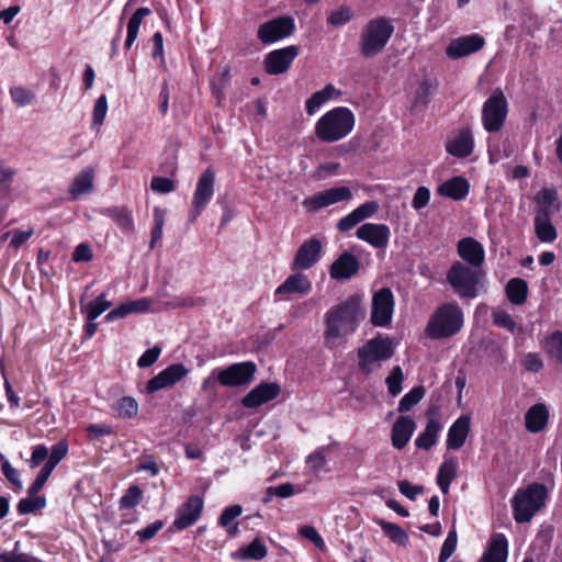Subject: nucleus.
<instances>
[{
    "label": "nucleus",
    "mask_w": 562,
    "mask_h": 562,
    "mask_svg": "<svg viewBox=\"0 0 562 562\" xmlns=\"http://www.w3.org/2000/svg\"><path fill=\"white\" fill-rule=\"evenodd\" d=\"M364 315L362 296L353 294L325 313L324 340L328 349L344 348L349 335L356 331Z\"/></svg>",
    "instance_id": "f257e3e1"
},
{
    "label": "nucleus",
    "mask_w": 562,
    "mask_h": 562,
    "mask_svg": "<svg viewBox=\"0 0 562 562\" xmlns=\"http://www.w3.org/2000/svg\"><path fill=\"white\" fill-rule=\"evenodd\" d=\"M355 125L353 112L347 106H336L317 120L314 133L322 143L331 144L346 138Z\"/></svg>",
    "instance_id": "f03ea898"
},
{
    "label": "nucleus",
    "mask_w": 562,
    "mask_h": 562,
    "mask_svg": "<svg viewBox=\"0 0 562 562\" xmlns=\"http://www.w3.org/2000/svg\"><path fill=\"white\" fill-rule=\"evenodd\" d=\"M394 30L393 20L390 18L376 16L369 20L360 34L361 55L367 58L379 55L387 45Z\"/></svg>",
    "instance_id": "7ed1b4c3"
},
{
    "label": "nucleus",
    "mask_w": 562,
    "mask_h": 562,
    "mask_svg": "<svg viewBox=\"0 0 562 562\" xmlns=\"http://www.w3.org/2000/svg\"><path fill=\"white\" fill-rule=\"evenodd\" d=\"M547 496L548 491L542 483H531L525 488H519L512 499L515 521L518 524L530 521L544 506Z\"/></svg>",
    "instance_id": "20e7f679"
},
{
    "label": "nucleus",
    "mask_w": 562,
    "mask_h": 562,
    "mask_svg": "<svg viewBox=\"0 0 562 562\" xmlns=\"http://www.w3.org/2000/svg\"><path fill=\"white\" fill-rule=\"evenodd\" d=\"M463 312L453 302L439 306L430 316L426 326V335L430 338H448L459 333L463 326Z\"/></svg>",
    "instance_id": "39448f33"
},
{
    "label": "nucleus",
    "mask_w": 562,
    "mask_h": 562,
    "mask_svg": "<svg viewBox=\"0 0 562 562\" xmlns=\"http://www.w3.org/2000/svg\"><path fill=\"white\" fill-rule=\"evenodd\" d=\"M508 114V101L502 91L496 88L483 103L481 120L484 130L488 133L499 132Z\"/></svg>",
    "instance_id": "423d86ee"
},
{
    "label": "nucleus",
    "mask_w": 562,
    "mask_h": 562,
    "mask_svg": "<svg viewBox=\"0 0 562 562\" xmlns=\"http://www.w3.org/2000/svg\"><path fill=\"white\" fill-rule=\"evenodd\" d=\"M447 280L460 297L474 299L477 295L480 276L472 268L457 261L450 267Z\"/></svg>",
    "instance_id": "0eeeda50"
},
{
    "label": "nucleus",
    "mask_w": 562,
    "mask_h": 562,
    "mask_svg": "<svg viewBox=\"0 0 562 562\" xmlns=\"http://www.w3.org/2000/svg\"><path fill=\"white\" fill-rule=\"evenodd\" d=\"M395 299L390 288H382L373 293L370 319L373 326H390L394 314Z\"/></svg>",
    "instance_id": "6e6552de"
},
{
    "label": "nucleus",
    "mask_w": 562,
    "mask_h": 562,
    "mask_svg": "<svg viewBox=\"0 0 562 562\" xmlns=\"http://www.w3.org/2000/svg\"><path fill=\"white\" fill-rule=\"evenodd\" d=\"M295 31L294 19L288 15L278 16L259 25L257 37L263 45L282 41Z\"/></svg>",
    "instance_id": "1a4fd4ad"
},
{
    "label": "nucleus",
    "mask_w": 562,
    "mask_h": 562,
    "mask_svg": "<svg viewBox=\"0 0 562 562\" xmlns=\"http://www.w3.org/2000/svg\"><path fill=\"white\" fill-rule=\"evenodd\" d=\"M352 196L349 187H334L304 199L302 205L307 212L314 213L333 204L350 201Z\"/></svg>",
    "instance_id": "9d476101"
},
{
    "label": "nucleus",
    "mask_w": 562,
    "mask_h": 562,
    "mask_svg": "<svg viewBox=\"0 0 562 562\" xmlns=\"http://www.w3.org/2000/svg\"><path fill=\"white\" fill-rule=\"evenodd\" d=\"M257 371V367L251 361L234 363L220 371L217 380L223 386H243L249 384Z\"/></svg>",
    "instance_id": "9b49d317"
},
{
    "label": "nucleus",
    "mask_w": 562,
    "mask_h": 562,
    "mask_svg": "<svg viewBox=\"0 0 562 562\" xmlns=\"http://www.w3.org/2000/svg\"><path fill=\"white\" fill-rule=\"evenodd\" d=\"M215 173L206 168L200 176L192 198V220H195L211 201L214 194Z\"/></svg>",
    "instance_id": "f8f14e48"
},
{
    "label": "nucleus",
    "mask_w": 562,
    "mask_h": 562,
    "mask_svg": "<svg viewBox=\"0 0 562 562\" xmlns=\"http://www.w3.org/2000/svg\"><path fill=\"white\" fill-rule=\"evenodd\" d=\"M322 250L323 245L319 239L315 237L306 239L296 250L291 269L293 271L311 269L319 261Z\"/></svg>",
    "instance_id": "ddd939ff"
},
{
    "label": "nucleus",
    "mask_w": 562,
    "mask_h": 562,
    "mask_svg": "<svg viewBox=\"0 0 562 562\" xmlns=\"http://www.w3.org/2000/svg\"><path fill=\"white\" fill-rule=\"evenodd\" d=\"M299 52V47L295 45L271 50L265 58L266 71L273 76L286 72Z\"/></svg>",
    "instance_id": "4468645a"
},
{
    "label": "nucleus",
    "mask_w": 562,
    "mask_h": 562,
    "mask_svg": "<svg viewBox=\"0 0 562 562\" xmlns=\"http://www.w3.org/2000/svg\"><path fill=\"white\" fill-rule=\"evenodd\" d=\"M204 502L199 495H191L188 499L178 508L177 517L172 522V528L181 531L196 522L203 510Z\"/></svg>",
    "instance_id": "2eb2a0df"
},
{
    "label": "nucleus",
    "mask_w": 562,
    "mask_h": 562,
    "mask_svg": "<svg viewBox=\"0 0 562 562\" xmlns=\"http://www.w3.org/2000/svg\"><path fill=\"white\" fill-rule=\"evenodd\" d=\"M356 237L375 249L387 247L391 229L382 223H364L356 231Z\"/></svg>",
    "instance_id": "dca6fc26"
},
{
    "label": "nucleus",
    "mask_w": 562,
    "mask_h": 562,
    "mask_svg": "<svg viewBox=\"0 0 562 562\" xmlns=\"http://www.w3.org/2000/svg\"><path fill=\"white\" fill-rule=\"evenodd\" d=\"M312 290L311 280L302 272L290 274L274 291L276 302L278 300H290L291 295H306Z\"/></svg>",
    "instance_id": "f3484780"
},
{
    "label": "nucleus",
    "mask_w": 562,
    "mask_h": 562,
    "mask_svg": "<svg viewBox=\"0 0 562 562\" xmlns=\"http://www.w3.org/2000/svg\"><path fill=\"white\" fill-rule=\"evenodd\" d=\"M485 44V40L480 34L460 36L450 42L446 48L449 58L459 59L479 52Z\"/></svg>",
    "instance_id": "a211bd4d"
},
{
    "label": "nucleus",
    "mask_w": 562,
    "mask_h": 562,
    "mask_svg": "<svg viewBox=\"0 0 562 562\" xmlns=\"http://www.w3.org/2000/svg\"><path fill=\"white\" fill-rule=\"evenodd\" d=\"M280 386L277 383L263 382L250 390L241 400V405L246 408H257L266 404L280 394Z\"/></svg>",
    "instance_id": "6ab92c4d"
},
{
    "label": "nucleus",
    "mask_w": 562,
    "mask_h": 562,
    "mask_svg": "<svg viewBox=\"0 0 562 562\" xmlns=\"http://www.w3.org/2000/svg\"><path fill=\"white\" fill-rule=\"evenodd\" d=\"M380 209L376 201H367L337 222V229L347 233L359 223L372 217Z\"/></svg>",
    "instance_id": "aec40b11"
},
{
    "label": "nucleus",
    "mask_w": 562,
    "mask_h": 562,
    "mask_svg": "<svg viewBox=\"0 0 562 562\" xmlns=\"http://www.w3.org/2000/svg\"><path fill=\"white\" fill-rule=\"evenodd\" d=\"M473 149L474 139L470 127L459 130L446 143V151L456 158H465Z\"/></svg>",
    "instance_id": "412c9836"
},
{
    "label": "nucleus",
    "mask_w": 562,
    "mask_h": 562,
    "mask_svg": "<svg viewBox=\"0 0 562 562\" xmlns=\"http://www.w3.org/2000/svg\"><path fill=\"white\" fill-rule=\"evenodd\" d=\"M188 373V370L183 364L175 363L167 367L165 370L159 372L157 375L151 378L147 382V391L153 393L159 391L161 389L171 386L179 382L182 378H184Z\"/></svg>",
    "instance_id": "4be33fe9"
},
{
    "label": "nucleus",
    "mask_w": 562,
    "mask_h": 562,
    "mask_svg": "<svg viewBox=\"0 0 562 562\" xmlns=\"http://www.w3.org/2000/svg\"><path fill=\"white\" fill-rule=\"evenodd\" d=\"M188 373V370L183 364L175 363L167 367L165 370L159 372L157 375L151 378L147 382V391L153 393L159 391L161 389L171 386L179 382L182 378H184Z\"/></svg>",
    "instance_id": "5701e85b"
},
{
    "label": "nucleus",
    "mask_w": 562,
    "mask_h": 562,
    "mask_svg": "<svg viewBox=\"0 0 562 562\" xmlns=\"http://www.w3.org/2000/svg\"><path fill=\"white\" fill-rule=\"evenodd\" d=\"M458 255L472 268H480L485 259L483 245L472 237H465L458 241Z\"/></svg>",
    "instance_id": "b1692460"
},
{
    "label": "nucleus",
    "mask_w": 562,
    "mask_h": 562,
    "mask_svg": "<svg viewBox=\"0 0 562 562\" xmlns=\"http://www.w3.org/2000/svg\"><path fill=\"white\" fill-rule=\"evenodd\" d=\"M359 270L358 258L345 251L330 266L329 276L334 280H347L355 276Z\"/></svg>",
    "instance_id": "393cba45"
},
{
    "label": "nucleus",
    "mask_w": 562,
    "mask_h": 562,
    "mask_svg": "<svg viewBox=\"0 0 562 562\" xmlns=\"http://www.w3.org/2000/svg\"><path fill=\"white\" fill-rule=\"evenodd\" d=\"M535 234L544 244L553 243L558 237L555 226L551 221V212L537 209L533 218Z\"/></svg>",
    "instance_id": "a878e982"
},
{
    "label": "nucleus",
    "mask_w": 562,
    "mask_h": 562,
    "mask_svg": "<svg viewBox=\"0 0 562 562\" xmlns=\"http://www.w3.org/2000/svg\"><path fill=\"white\" fill-rule=\"evenodd\" d=\"M549 417L550 413L546 404H533L525 414V427L531 434L541 432L547 428Z\"/></svg>",
    "instance_id": "bb28decb"
},
{
    "label": "nucleus",
    "mask_w": 562,
    "mask_h": 562,
    "mask_svg": "<svg viewBox=\"0 0 562 562\" xmlns=\"http://www.w3.org/2000/svg\"><path fill=\"white\" fill-rule=\"evenodd\" d=\"M508 557V541L504 533H493L480 562H506Z\"/></svg>",
    "instance_id": "cd10ccee"
},
{
    "label": "nucleus",
    "mask_w": 562,
    "mask_h": 562,
    "mask_svg": "<svg viewBox=\"0 0 562 562\" xmlns=\"http://www.w3.org/2000/svg\"><path fill=\"white\" fill-rule=\"evenodd\" d=\"M94 170L92 167L83 168L72 179L68 192L72 200L79 199L81 195L90 194L93 191Z\"/></svg>",
    "instance_id": "c85d7f7f"
},
{
    "label": "nucleus",
    "mask_w": 562,
    "mask_h": 562,
    "mask_svg": "<svg viewBox=\"0 0 562 562\" xmlns=\"http://www.w3.org/2000/svg\"><path fill=\"white\" fill-rule=\"evenodd\" d=\"M471 419L467 415L460 416L449 428L447 437V448L460 449L469 435Z\"/></svg>",
    "instance_id": "c756f323"
},
{
    "label": "nucleus",
    "mask_w": 562,
    "mask_h": 562,
    "mask_svg": "<svg viewBox=\"0 0 562 562\" xmlns=\"http://www.w3.org/2000/svg\"><path fill=\"white\" fill-rule=\"evenodd\" d=\"M416 424L411 417L401 416L394 423L392 428V445L394 448L401 450L409 441Z\"/></svg>",
    "instance_id": "7c9ffc66"
},
{
    "label": "nucleus",
    "mask_w": 562,
    "mask_h": 562,
    "mask_svg": "<svg viewBox=\"0 0 562 562\" xmlns=\"http://www.w3.org/2000/svg\"><path fill=\"white\" fill-rule=\"evenodd\" d=\"M470 190V184L462 177H453L438 187V194L454 201L463 200Z\"/></svg>",
    "instance_id": "2f4dec72"
},
{
    "label": "nucleus",
    "mask_w": 562,
    "mask_h": 562,
    "mask_svg": "<svg viewBox=\"0 0 562 562\" xmlns=\"http://www.w3.org/2000/svg\"><path fill=\"white\" fill-rule=\"evenodd\" d=\"M340 91L334 85L328 83L324 89L314 92L305 102V110L308 115H314L326 102L337 99Z\"/></svg>",
    "instance_id": "473e14b6"
},
{
    "label": "nucleus",
    "mask_w": 562,
    "mask_h": 562,
    "mask_svg": "<svg viewBox=\"0 0 562 562\" xmlns=\"http://www.w3.org/2000/svg\"><path fill=\"white\" fill-rule=\"evenodd\" d=\"M151 14V10L147 7L138 8L130 18L126 25V38L124 43L125 49H130L137 38L138 31L143 20Z\"/></svg>",
    "instance_id": "72a5a7b5"
},
{
    "label": "nucleus",
    "mask_w": 562,
    "mask_h": 562,
    "mask_svg": "<svg viewBox=\"0 0 562 562\" xmlns=\"http://www.w3.org/2000/svg\"><path fill=\"white\" fill-rule=\"evenodd\" d=\"M102 214L111 217L116 225L126 234L134 232L132 212L125 206H113L101 211Z\"/></svg>",
    "instance_id": "f704fd0d"
},
{
    "label": "nucleus",
    "mask_w": 562,
    "mask_h": 562,
    "mask_svg": "<svg viewBox=\"0 0 562 562\" xmlns=\"http://www.w3.org/2000/svg\"><path fill=\"white\" fill-rule=\"evenodd\" d=\"M440 429V422L437 418H429L424 431L415 439V446L419 449L429 450L436 445Z\"/></svg>",
    "instance_id": "c9c22d12"
},
{
    "label": "nucleus",
    "mask_w": 562,
    "mask_h": 562,
    "mask_svg": "<svg viewBox=\"0 0 562 562\" xmlns=\"http://www.w3.org/2000/svg\"><path fill=\"white\" fill-rule=\"evenodd\" d=\"M505 293L512 304L522 305L528 296V283L524 279L513 278L507 282Z\"/></svg>",
    "instance_id": "e433bc0d"
},
{
    "label": "nucleus",
    "mask_w": 562,
    "mask_h": 562,
    "mask_svg": "<svg viewBox=\"0 0 562 562\" xmlns=\"http://www.w3.org/2000/svg\"><path fill=\"white\" fill-rule=\"evenodd\" d=\"M231 80V69L228 66H222L216 69L214 77L210 80L212 95L221 104L225 97V89Z\"/></svg>",
    "instance_id": "4c0bfd02"
},
{
    "label": "nucleus",
    "mask_w": 562,
    "mask_h": 562,
    "mask_svg": "<svg viewBox=\"0 0 562 562\" xmlns=\"http://www.w3.org/2000/svg\"><path fill=\"white\" fill-rule=\"evenodd\" d=\"M457 463L454 460H446L438 470L437 484L443 494L449 493L451 482L457 476Z\"/></svg>",
    "instance_id": "58836bf2"
},
{
    "label": "nucleus",
    "mask_w": 562,
    "mask_h": 562,
    "mask_svg": "<svg viewBox=\"0 0 562 562\" xmlns=\"http://www.w3.org/2000/svg\"><path fill=\"white\" fill-rule=\"evenodd\" d=\"M376 524L381 527L384 535L394 543L406 547L409 542L408 535L398 525L383 519H378Z\"/></svg>",
    "instance_id": "ea45409f"
},
{
    "label": "nucleus",
    "mask_w": 562,
    "mask_h": 562,
    "mask_svg": "<svg viewBox=\"0 0 562 562\" xmlns=\"http://www.w3.org/2000/svg\"><path fill=\"white\" fill-rule=\"evenodd\" d=\"M398 341L387 335H378L375 338L370 339L366 346L358 351H393L397 348Z\"/></svg>",
    "instance_id": "a19ab883"
},
{
    "label": "nucleus",
    "mask_w": 562,
    "mask_h": 562,
    "mask_svg": "<svg viewBox=\"0 0 562 562\" xmlns=\"http://www.w3.org/2000/svg\"><path fill=\"white\" fill-rule=\"evenodd\" d=\"M166 222V210L160 206H155L153 210V227L149 247L153 249L155 245L161 239L162 231Z\"/></svg>",
    "instance_id": "79ce46f5"
},
{
    "label": "nucleus",
    "mask_w": 562,
    "mask_h": 562,
    "mask_svg": "<svg viewBox=\"0 0 562 562\" xmlns=\"http://www.w3.org/2000/svg\"><path fill=\"white\" fill-rule=\"evenodd\" d=\"M111 305V302L106 300V294L101 293L94 301L89 302L82 307V312L86 314L87 319H97Z\"/></svg>",
    "instance_id": "37998d69"
},
{
    "label": "nucleus",
    "mask_w": 562,
    "mask_h": 562,
    "mask_svg": "<svg viewBox=\"0 0 562 562\" xmlns=\"http://www.w3.org/2000/svg\"><path fill=\"white\" fill-rule=\"evenodd\" d=\"M425 393L426 390L422 385L413 387L401 398L398 403V412L404 413L411 411L413 406L422 401V398L425 396Z\"/></svg>",
    "instance_id": "c03bdc74"
},
{
    "label": "nucleus",
    "mask_w": 562,
    "mask_h": 562,
    "mask_svg": "<svg viewBox=\"0 0 562 562\" xmlns=\"http://www.w3.org/2000/svg\"><path fill=\"white\" fill-rule=\"evenodd\" d=\"M493 324L499 328L506 329L510 334L518 330V326L512 315L503 308H494L492 312Z\"/></svg>",
    "instance_id": "a18cd8bd"
},
{
    "label": "nucleus",
    "mask_w": 562,
    "mask_h": 562,
    "mask_svg": "<svg viewBox=\"0 0 562 562\" xmlns=\"http://www.w3.org/2000/svg\"><path fill=\"white\" fill-rule=\"evenodd\" d=\"M267 553L266 546L260 539L256 538L241 550V558L245 560L260 561L266 558Z\"/></svg>",
    "instance_id": "49530a36"
},
{
    "label": "nucleus",
    "mask_w": 562,
    "mask_h": 562,
    "mask_svg": "<svg viewBox=\"0 0 562 562\" xmlns=\"http://www.w3.org/2000/svg\"><path fill=\"white\" fill-rule=\"evenodd\" d=\"M46 506V499L44 496H30L20 499L18 503V512L20 515H27L35 510L42 509Z\"/></svg>",
    "instance_id": "de8ad7c7"
},
{
    "label": "nucleus",
    "mask_w": 562,
    "mask_h": 562,
    "mask_svg": "<svg viewBox=\"0 0 562 562\" xmlns=\"http://www.w3.org/2000/svg\"><path fill=\"white\" fill-rule=\"evenodd\" d=\"M535 202L538 205L537 209H544V211H550V207L554 206V204H557V209H559L560 206L558 203L557 191L554 189L549 188L540 190L535 196Z\"/></svg>",
    "instance_id": "09e8293b"
},
{
    "label": "nucleus",
    "mask_w": 562,
    "mask_h": 562,
    "mask_svg": "<svg viewBox=\"0 0 562 562\" xmlns=\"http://www.w3.org/2000/svg\"><path fill=\"white\" fill-rule=\"evenodd\" d=\"M19 546L20 541H16L12 551H0V562H43L38 558L18 552Z\"/></svg>",
    "instance_id": "8fccbe9b"
},
{
    "label": "nucleus",
    "mask_w": 562,
    "mask_h": 562,
    "mask_svg": "<svg viewBox=\"0 0 562 562\" xmlns=\"http://www.w3.org/2000/svg\"><path fill=\"white\" fill-rule=\"evenodd\" d=\"M403 380L404 375L402 368L400 366H395L385 379L387 391L391 395L396 396L402 392Z\"/></svg>",
    "instance_id": "3c124183"
},
{
    "label": "nucleus",
    "mask_w": 562,
    "mask_h": 562,
    "mask_svg": "<svg viewBox=\"0 0 562 562\" xmlns=\"http://www.w3.org/2000/svg\"><path fill=\"white\" fill-rule=\"evenodd\" d=\"M393 353H359V368L360 370L369 374L373 370L375 362L390 358Z\"/></svg>",
    "instance_id": "603ef678"
},
{
    "label": "nucleus",
    "mask_w": 562,
    "mask_h": 562,
    "mask_svg": "<svg viewBox=\"0 0 562 562\" xmlns=\"http://www.w3.org/2000/svg\"><path fill=\"white\" fill-rule=\"evenodd\" d=\"M142 501V490L137 485L130 486L120 499L121 509L135 507Z\"/></svg>",
    "instance_id": "864d4df0"
},
{
    "label": "nucleus",
    "mask_w": 562,
    "mask_h": 562,
    "mask_svg": "<svg viewBox=\"0 0 562 562\" xmlns=\"http://www.w3.org/2000/svg\"><path fill=\"white\" fill-rule=\"evenodd\" d=\"M68 452V445L65 440H60L52 447L50 453L48 452V460L46 465L54 470L56 465L66 457Z\"/></svg>",
    "instance_id": "5fc2aeb1"
},
{
    "label": "nucleus",
    "mask_w": 562,
    "mask_h": 562,
    "mask_svg": "<svg viewBox=\"0 0 562 562\" xmlns=\"http://www.w3.org/2000/svg\"><path fill=\"white\" fill-rule=\"evenodd\" d=\"M116 411L120 417L132 418L138 412V404L133 397L124 396L117 402Z\"/></svg>",
    "instance_id": "6e6d98bb"
},
{
    "label": "nucleus",
    "mask_w": 562,
    "mask_h": 562,
    "mask_svg": "<svg viewBox=\"0 0 562 562\" xmlns=\"http://www.w3.org/2000/svg\"><path fill=\"white\" fill-rule=\"evenodd\" d=\"M352 16H353V13H352L351 8H349L347 5H341L338 9L331 11L327 21L333 26H340V25H345L348 22H350Z\"/></svg>",
    "instance_id": "4d7b16f0"
},
{
    "label": "nucleus",
    "mask_w": 562,
    "mask_h": 562,
    "mask_svg": "<svg viewBox=\"0 0 562 562\" xmlns=\"http://www.w3.org/2000/svg\"><path fill=\"white\" fill-rule=\"evenodd\" d=\"M458 543V536L454 529L448 532V536L441 547L438 562H447V560L453 554Z\"/></svg>",
    "instance_id": "13d9d810"
},
{
    "label": "nucleus",
    "mask_w": 562,
    "mask_h": 562,
    "mask_svg": "<svg viewBox=\"0 0 562 562\" xmlns=\"http://www.w3.org/2000/svg\"><path fill=\"white\" fill-rule=\"evenodd\" d=\"M10 95L12 98V101L18 105V106H26L29 105L33 98H34V94L31 90L24 88V87H21V86H18V87H12L10 89Z\"/></svg>",
    "instance_id": "bf43d9fd"
},
{
    "label": "nucleus",
    "mask_w": 562,
    "mask_h": 562,
    "mask_svg": "<svg viewBox=\"0 0 562 562\" xmlns=\"http://www.w3.org/2000/svg\"><path fill=\"white\" fill-rule=\"evenodd\" d=\"M15 177V169L0 159V189L10 190Z\"/></svg>",
    "instance_id": "052dcab7"
},
{
    "label": "nucleus",
    "mask_w": 562,
    "mask_h": 562,
    "mask_svg": "<svg viewBox=\"0 0 562 562\" xmlns=\"http://www.w3.org/2000/svg\"><path fill=\"white\" fill-rule=\"evenodd\" d=\"M108 112V100L106 95H100L94 103L92 112V125H101L104 122Z\"/></svg>",
    "instance_id": "680f3d73"
},
{
    "label": "nucleus",
    "mask_w": 562,
    "mask_h": 562,
    "mask_svg": "<svg viewBox=\"0 0 562 562\" xmlns=\"http://www.w3.org/2000/svg\"><path fill=\"white\" fill-rule=\"evenodd\" d=\"M53 471L54 470L48 468L46 464L43 465V468L37 473L34 482L29 487L27 492L30 496L36 495L43 488Z\"/></svg>",
    "instance_id": "e2e57ef3"
},
{
    "label": "nucleus",
    "mask_w": 562,
    "mask_h": 562,
    "mask_svg": "<svg viewBox=\"0 0 562 562\" xmlns=\"http://www.w3.org/2000/svg\"><path fill=\"white\" fill-rule=\"evenodd\" d=\"M150 189L154 192L167 194L176 189L175 182L166 177H153L150 182Z\"/></svg>",
    "instance_id": "0e129e2a"
},
{
    "label": "nucleus",
    "mask_w": 562,
    "mask_h": 562,
    "mask_svg": "<svg viewBox=\"0 0 562 562\" xmlns=\"http://www.w3.org/2000/svg\"><path fill=\"white\" fill-rule=\"evenodd\" d=\"M299 533L310 540L311 542L314 543V546L318 549V550H324L325 549V542L322 538V536L318 533V531L313 527V526H302L299 530Z\"/></svg>",
    "instance_id": "69168bd1"
},
{
    "label": "nucleus",
    "mask_w": 562,
    "mask_h": 562,
    "mask_svg": "<svg viewBox=\"0 0 562 562\" xmlns=\"http://www.w3.org/2000/svg\"><path fill=\"white\" fill-rule=\"evenodd\" d=\"M243 513V507L240 505H232L226 507L220 518L218 524L222 527H229L234 519H236Z\"/></svg>",
    "instance_id": "338daca9"
},
{
    "label": "nucleus",
    "mask_w": 562,
    "mask_h": 562,
    "mask_svg": "<svg viewBox=\"0 0 562 562\" xmlns=\"http://www.w3.org/2000/svg\"><path fill=\"white\" fill-rule=\"evenodd\" d=\"M93 258V252L89 244L81 243L72 251L71 259L75 262H88Z\"/></svg>",
    "instance_id": "774afa93"
}]
</instances>
